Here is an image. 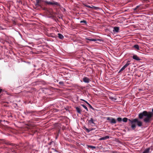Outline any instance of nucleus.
<instances>
[{
  "mask_svg": "<svg viewBox=\"0 0 153 153\" xmlns=\"http://www.w3.org/2000/svg\"><path fill=\"white\" fill-rule=\"evenodd\" d=\"M109 138V136H105L104 137H102V138H100L99 139V140H105L107 139H108Z\"/></svg>",
  "mask_w": 153,
  "mask_h": 153,
  "instance_id": "obj_7",
  "label": "nucleus"
},
{
  "mask_svg": "<svg viewBox=\"0 0 153 153\" xmlns=\"http://www.w3.org/2000/svg\"><path fill=\"white\" fill-rule=\"evenodd\" d=\"M112 100H116V99H115L114 98H112Z\"/></svg>",
  "mask_w": 153,
  "mask_h": 153,
  "instance_id": "obj_27",
  "label": "nucleus"
},
{
  "mask_svg": "<svg viewBox=\"0 0 153 153\" xmlns=\"http://www.w3.org/2000/svg\"><path fill=\"white\" fill-rule=\"evenodd\" d=\"M81 100H82V101H85L86 103H87L88 104V105L90 107V108H92V109H94V108L92 107L88 102L86 101H85L84 100H83V99H81Z\"/></svg>",
  "mask_w": 153,
  "mask_h": 153,
  "instance_id": "obj_13",
  "label": "nucleus"
},
{
  "mask_svg": "<svg viewBox=\"0 0 153 153\" xmlns=\"http://www.w3.org/2000/svg\"><path fill=\"white\" fill-rule=\"evenodd\" d=\"M80 22L81 23H84L85 24H86L87 22H86V21H85V20H83V21H81Z\"/></svg>",
  "mask_w": 153,
  "mask_h": 153,
  "instance_id": "obj_21",
  "label": "nucleus"
},
{
  "mask_svg": "<svg viewBox=\"0 0 153 153\" xmlns=\"http://www.w3.org/2000/svg\"><path fill=\"white\" fill-rule=\"evenodd\" d=\"M2 90L1 89H0V93H1V92L2 91Z\"/></svg>",
  "mask_w": 153,
  "mask_h": 153,
  "instance_id": "obj_28",
  "label": "nucleus"
},
{
  "mask_svg": "<svg viewBox=\"0 0 153 153\" xmlns=\"http://www.w3.org/2000/svg\"><path fill=\"white\" fill-rule=\"evenodd\" d=\"M82 106L85 108V109L87 111H88V109L87 107L84 105H82Z\"/></svg>",
  "mask_w": 153,
  "mask_h": 153,
  "instance_id": "obj_18",
  "label": "nucleus"
},
{
  "mask_svg": "<svg viewBox=\"0 0 153 153\" xmlns=\"http://www.w3.org/2000/svg\"><path fill=\"white\" fill-rule=\"evenodd\" d=\"M150 149V148H148L145 149L143 153H149Z\"/></svg>",
  "mask_w": 153,
  "mask_h": 153,
  "instance_id": "obj_9",
  "label": "nucleus"
},
{
  "mask_svg": "<svg viewBox=\"0 0 153 153\" xmlns=\"http://www.w3.org/2000/svg\"><path fill=\"white\" fill-rule=\"evenodd\" d=\"M119 28L117 27H115L114 28L113 31H115L116 32H118L119 31Z\"/></svg>",
  "mask_w": 153,
  "mask_h": 153,
  "instance_id": "obj_14",
  "label": "nucleus"
},
{
  "mask_svg": "<svg viewBox=\"0 0 153 153\" xmlns=\"http://www.w3.org/2000/svg\"><path fill=\"white\" fill-rule=\"evenodd\" d=\"M58 35L59 38L61 39H63L64 38L63 36L60 33H58Z\"/></svg>",
  "mask_w": 153,
  "mask_h": 153,
  "instance_id": "obj_12",
  "label": "nucleus"
},
{
  "mask_svg": "<svg viewBox=\"0 0 153 153\" xmlns=\"http://www.w3.org/2000/svg\"><path fill=\"white\" fill-rule=\"evenodd\" d=\"M152 112H147L144 111L139 115V118L141 119L144 117L143 121L146 123H149L151 120V118L153 116V108Z\"/></svg>",
  "mask_w": 153,
  "mask_h": 153,
  "instance_id": "obj_1",
  "label": "nucleus"
},
{
  "mask_svg": "<svg viewBox=\"0 0 153 153\" xmlns=\"http://www.w3.org/2000/svg\"><path fill=\"white\" fill-rule=\"evenodd\" d=\"M83 81L85 83H88L90 81V79L86 77H85L83 79Z\"/></svg>",
  "mask_w": 153,
  "mask_h": 153,
  "instance_id": "obj_6",
  "label": "nucleus"
},
{
  "mask_svg": "<svg viewBox=\"0 0 153 153\" xmlns=\"http://www.w3.org/2000/svg\"><path fill=\"white\" fill-rule=\"evenodd\" d=\"M117 120L119 122H121L122 120V118L121 117L118 118H117Z\"/></svg>",
  "mask_w": 153,
  "mask_h": 153,
  "instance_id": "obj_19",
  "label": "nucleus"
},
{
  "mask_svg": "<svg viewBox=\"0 0 153 153\" xmlns=\"http://www.w3.org/2000/svg\"><path fill=\"white\" fill-rule=\"evenodd\" d=\"M59 83L60 84H62L63 83L62 82H59Z\"/></svg>",
  "mask_w": 153,
  "mask_h": 153,
  "instance_id": "obj_26",
  "label": "nucleus"
},
{
  "mask_svg": "<svg viewBox=\"0 0 153 153\" xmlns=\"http://www.w3.org/2000/svg\"><path fill=\"white\" fill-rule=\"evenodd\" d=\"M85 130L86 131H87V132H88V133L90 131V130H89L87 128H85Z\"/></svg>",
  "mask_w": 153,
  "mask_h": 153,
  "instance_id": "obj_23",
  "label": "nucleus"
},
{
  "mask_svg": "<svg viewBox=\"0 0 153 153\" xmlns=\"http://www.w3.org/2000/svg\"><path fill=\"white\" fill-rule=\"evenodd\" d=\"M76 108L77 112L78 113L80 114L81 113V110L80 108H79L78 107H76Z\"/></svg>",
  "mask_w": 153,
  "mask_h": 153,
  "instance_id": "obj_10",
  "label": "nucleus"
},
{
  "mask_svg": "<svg viewBox=\"0 0 153 153\" xmlns=\"http://www.w3.org/2000/svg\"><path fill=\"white\" fill-rule=\"evenodd\" d=\"M88 122L89 123H94V120L93 119V118H91V119L90 120H89Z\"/></svg>",
  "mask_w": 153,
  "mask_h": 153,
  "instance_id": "obj_17",
  "label": "nucleus"
},
{
  "mask_svg": "<svg viewBox=\"0 0 153 153\" xmlns=\"http://www.w3.org/2000/svg\"><path fill=\"white\" fill-rule=\"evenodd\" d=\"M107 120L109 121L111 123H116V120L112 118L108 117L107 118Z\"/></svg>",
  "mask_w": 153,
  "mask_h": 153,
  "instance_id": "obj_5",
  "label": "nucleus"
},
{
  "mask_svg": "<svg viewBox=\"0 0 153 153\" xmlns=\"http://www.w3.org/2000/svg\"><path fill=\"white\" fill-rule=\"evenodd\" d=\"M86 39L87 40H88L90 41H95L97 40L95 39H90V38H86Z\"/></svg>",
  "mask_w": 153,
  "mask_h": 153,
  "instance_id": "obj_15",
  "label": "nucleus"
},
{
  "mask_svg": "<svg viewBox=\"0 0 153 153\" xmlns=\"http://www.w3.org/2000/svg\"><path fill=\"white\" fill-rule=\"evenodd\" d=\"M131 64L130 63V61H128L127 62L126 64L124 66L125 68H126L128 65H130Z\"/></svg>",
  "mask_w": 153,
  "mask_h": 153,
  "instance_id": "obj_11",
  "label": "nucleus"
},
{
  "mask_svg": "<svg viewBox=\"0 0 153 153\" xmlns=\"http://www.w3.org/2000/svg\"><path fill=\"white\" fill-rule=\"evenodd\" d=\"M45 2L48 4H50L51 5H54L56 6H59V4L57 2L54 1L53 0H51L50 1H45Z\"/></svg>",
  "mask_w": 153,
  "mask_h": 153,
  "instance_id": "obj_3",
  "label": "nucleus"
},
{
  "mask_svg": "<svg viewBox=\"0 0 153 153\" xmlns=\"http://www.w3.org/2000/svg\"><path fill=\"white\" fill-rule=\"evenodd\" d=\"M134 47L137 50H138L139 49V47L138 45H135L134 46Z\"/></svg>",
  "mask_w": 153,
  "mask_h": 153,
  "instance_id": "obj_16",
  "label": "nucleus"
},
{
  "mask_svg": "<svg viewBox=\"0 0 153 153\" xmlns=\"http://www.w3.org/2000/svg\"><path fill=\"white\" fill-rule=\"evenodd\" d=\"M133 58L134 59H135L137 61H139L140 60V59L136 55H134L133 56Z\"/></svg>",
  "mask_w": 153,
  "mask_h": 153,
  "instance_id": "obj_8",
  "label": "nucleus"
},
{
  "mask_svg": "<svg viewBox=\"0 0 153 153\" xmlns=\"http://www.w3.org/2000/svg\"><path fill=\"white\" fill-rule=\"evenodd\" d=\"M86 6L88 7V8H92V7H91L90 6L86 5Z\"/></svg>",
  "mask_w": 153,
  "mask_h": 153,
  "instance_id": "obj_24",
  "label": "nucleus"
},
{
  "mask_svg": "<svg viewBox=\"0 0 153 153\" xmlns=\"http://www.w3.org/2000/svg\"><path fill=\"white\" fill-rule=\"evenodd\" d=\"M45 1L42 0H36V5L42 7V4H41V2H45Z\"/></svg>",
  "mask_w": 153,
  "mask_h": 153,
  "instance_id": "obj_4",
  "label": "nucleus"
},
{
  "mask_svg": "<svg viewBox=\"0 0 153 153\" xmlns=\"http://www.w3.org/2000/svg\"><path fill=\"white\" fill-rule=\"evenodd\" d=\"M128 120L130 122L131 125V128L133 130L135 129L137 125L138 126L140 127L142 126V122L138 119L137 118L131 120L130 119L128 120L127 118L125 117L122 120L125 122H127Z\"/></svg>",
  "mask_w": 153,
  "mask_h": 153,
  "instance_id": "obj_2",
  "label": "nucleus"
},
{
  "mask_svg": "<svg viewBox=\"0 0 153 153\" xmlns=\"http://www.w3.org/2000/svg\"><path fill=\"white\" fill-rule=\"evenodd\" d=\"M138 7V6H137L134 9V10H136Z\"/></svg>",
  "mask_w": 153,
  "mask_h": 153,
  "instance_id": "obj_25",
  "label": "nucleus"
},
{
  "mask_svg": "<svg viewBox=\"0 0 153 153\" xmlns=\"http://www.w3.org/2000/svg\"><path fill=\"white\" fill-rule=\"evenodd\" d=\"M89 147L90 148H92V149H95L96 148L95 147L93 146H89Z\"/></svg>",
  "mask_w": 153,
  "mask_h": 153,
  "instance_id": "obj_22",
  "label": "nucleus"
},
{
  "mask_svg": "<svg viewBox=\"0 0 153 153\" xmlns=\"http://www.w3.org/2000/svg\"><path fill=\"white\" fill-rule=\"evenodd\" d=\"M125 68L123 66L120 70V71H119V72H120L121 71H122L124 69H125Z\"/></svg>",
  "mask_w": 153,
  "mask_h": 153,
  "instance_id": "obj_20",
  "label": "nucleus"
}]
</instances>
